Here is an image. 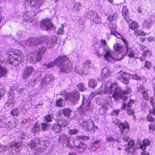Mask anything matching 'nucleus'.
<instances>
[{"mask_svg":"<svg viewBox=\"0 0 155 155\" xmlns=\"http://www.w3.org/2000/svg\"><path fill=\"white\" fill-rule=\"evenodd\" d=\"M101 90L105 93L111 94L113 92L112 97L115 100H118L120 97L125 101L128 98L126 96L131 92V89L130 88H127L125 91L122 90L121 88L118 86L116 83H114L112 84L109 82H105L103 83L101 87Z\"/></svg>","mask_w":155,"mask_h":155,"instance_id":"f257e3e1","label":"nucleus"},{"mask_svg":"<svg viewBox=\"0 0 155 155\" xmlns=\"http://www.w3.org/2000/svg\"><path fill=\"white\" fill-rule=\"evenodd\" d=\"M46 50L45 46H42L39 48L38 51L31 54L29 56H28L27 57L28 61L35 64L36 61H39L41 59Z\"/></svg>","mask_w":155,"mask_h":155,"instance_id":"f03ea898","label":"nucleus"},{"mask_svg":"<svg viewBox=\"0 0 155 155\" xmlns=\"http://www.w3.org/2000/svg\"><path fill=\"white\" fill-rule=\"evenodd\" d=\"M98 49L99 50L98 52H97V53H99V54H101L105 52V53L104 55V58L106 60L109 62L114 63L116 60L120 61L121 60L123 57L121 56V57L120 58H119L118 57H117V58H114L112 56L109 49H105V51H104L103 47H99ZM121 55L122 56V55Z\"/></svg>","mask_w":155,"mask_h":155,"instance_id":"7ed1b4c3","label":"nucleus"},{"mask_svg":"<svg viewBox=\"0 0 155 155\" xmlns=\"http://www.w3.org/2000/svg\"><path fill=\"white\" fill-rule=\"evenodd\" d=\"M39 142V139L38 138L35 137L32 139L29 147L31 149H34L36 153L35 154H39L43 152V145L42 143Z\"/></svg>","mask_w":155,"mask_h":155,"instance_id":"20e7f679","label":"nucleus"},{"mask_svg":"<svg viewBox=\"0 0 155 155\" xmlns=\"http://www.w3.org/2000/svg\"><path fill=\"white\" fill-rule=\"evenodd\" d=\"M6 54L7 56H8L6 61L7 62L12 64L15 61L21 62L22 61L23 55L20 52L15 54L13 52L10 51Z\"/></svg>","mask_w":155,"mask_h":155,"instance_id":"39448f33","label":"nucleus"},{"mask_svg":"<svg viewBox=\"0 0 155 155\" xmlns=\"http://www.w3.org/2000/svg\"><path fill=\"white\" fill-rule=\"evenodd\" d=\"M97 95V92L95 91L92 92L89 97V99L86 100L83 97V101L82 103V107H84L83 112L86 114H87L88 112L90 111V104L91 103V99H92L94 96Z\"/></svg>","mask_w":155,"mask_h":155,"instance_id":"423d86ee","label":"nucleus"},{"mask_svg":"<svg viewBox=\"0 0 155 155\" xmlns=\"http://www.w3.org/2000/svg\"><path fill=\"white\" fill-rule=\"evenodd\" d=\"M79 122L81 123V125L83 127L84 129L90 131L93 130L95 131L97 129L96 126H94L93 121L91 120L88 121H83L82 120H80Z\"/></svg>","mask_w":155,"mask_h":155,"instance_id":"0eeeda50","label":"nucleus"},{"mask_svg":"<svg viewBox=\"0 0 155 155\" xmlns=\"http://www.w3.org/2000/svg\"><path fill=\"white\" fill-rule=\"evenodd\" d=\"M67 100H70L73 104H76L79 100L80 93L77 90L68 93Z\"/></svg>","mask_w":155,"mask_h":155,"instance_id":"6e6552de","label":"nucleus"},{"mask_svg":"<svg viewBox=\"0 0 155 155\" xmlns=\"http://www.w3.org/2000/svg\"><path fill=\"white\" fill-rule=\"evenodd\" d=\"M118 127L122 135H124L123 136V139L126 141H128L129 138V137L125 135L127 134L129 131V127L128 124L121 123L118 126Z\"/></svg>","mask_w":155,"mask_h":155,"instance_id":"1a4fd4ad","label":"nucleus"},{"mask_svg":"<svg viewBox=\"0 0 155 155\" xmlns=\"http://www.w3.org/2000/svg\"><path fill=\"white\" fill-rule=\"evenodd\" d=\"M58 141L60 143L65 144L69 148L72 147V146L70 141V138L65 134L60 135L58 138Z\"/></svg>","mask_w":155,"mask_h":155,"instance_id":"9d476101","label":"nucleus"},{"mask_svg":"<svg viewBox=\"0 0 155 155\" xmlns=\"http://www.w3.org/2000/svg\"><path fill=\"white\" fill-rule=\"evenodd\" d=\"M43 40L42 38H30L26 41L25 43L28 45L35 46L42 43Z\"/></svg>","mask_w":155,"mask_h":155,"instance_id":"9b49d317","label":"nucleus"},{"mask_svg":"<svg viewBox=\"0 0 155 155\" xmlns=\"http://www.w3.org/2000/svg\"><path fill=\"white\" fill-rule=\"evenodd\" d=\"M41 27L42 28H45L47 30H50L53 27V25L51 20L48 18L43 19L41 21Z\"/></svg>","mask_w":155,"mask_h":155,"instance_id":"f8f14e48","label":"nucleus"},{"mask_svg":"<svg viewBox=\"0 0 155 155\" xmlns=\"http://www.w3.org/2000/svg\"><path fill=\"white\" fill-rule=\"evenodd\" d=\"M122 72L121 71H120L118 73V74H121V75L118 76L117 78V79L124 84H127L129 83L130 75L129 74L125 73H124L122 74Z\"/></svg>","mask_w":155,"mask_h":155,"instance_id":"ddd939ff","label":"nucleus"},{"mask_svg":"<svg viewBox=\"0 0 155 155\" xmlns=\"http://www.w3.org/2000/svg\"><path fill=\"white\" fill-rule=\"evenodd\" d=\"M33 14L31 11H29L24 13L23 15V21L28 23L32 22L34 19Z\"/></svg>","mask_w":155,"mask_h":155,"instance_id":"4468645a","label":"nucleus"},{"mask_svg":"<svg viewBox=\"0 0 155 155\" xmlns=\"http://www.w3.org/2000/svg\"><path fill=\"white\" fill-rule=\"evenodd\" d=\"M34 71V69L31 66L26 67L25 69L23 74V78L24 79H27L32 74Z\"/></svg>","mask_w":155,"mask_h":155,"instance_id":"2eb2a0df","label":"nucleus"},{"mask_svg":"<svg viewBox=\"0 0 155 155\" xmlns=\"http://www.w3.org/2000/svg\"><path fill=\"white\" fill-rule=\"evenodd\" d=\"M29 3L31 6L35 9L39 8L43 4V0H31L29 1Z\"/></svg>","mask_w":155,"mask_h":155,"instance_id":"dca6fc26","label":"nucleus"},{"mask_svg":"<svg viewBox=\"0 0 155 155\" xmlns=\"http://www.w3.org/2000/svg\"><path fill=\"white\" fill-rule=\"evenodd\" d=\"M55 61L56 64L60 66L68 62V58L65 56H59Z\"/></svg>","mask_w":155,"mask_h":155,"instance_id":"f3484780","label":"nucleus"},{"mask_svg":"<svg viewBox=\"0 0 155 155\" xmlns=\"http://www.w3.org/2000/svg\"><path fill=\"white\" fill-rule=\"evenodd\" d=\"M57 40V39L56 37L55 36L51 37L48 39L45 44L48 48H51L55 45Z\"/></svg>","mask_w":155,"mask_h":155,"instance_id":"a211bd4d","label":"nucleus"},{"mask_svg":"<svg viewBox=\"0 0 155 155\" xmlns=\"http://www.w3.org/2000/svg\"><path fill=\"white\" fill-rule=\"evenodd\" d=\"M134 141L133 140H130L128 142L127 145L125 146V151L129 153H133L134 150Z\"/></svg>","mask_w":155,"mask_h":155,"instance_id":"6ab92c4d","label":"nucleus"},{"mask_svg":"<svg viewBox=\"0 0 155 155\" xmlns=\"http://www.w3.org/2000/svg\"><path fill=\"white\" fill-rule=\"evenodd\" d=\"M54 78L51 75H48L46 76L45 78H43L41 82V84L44 87L46 86L47 84H48L50 81H53Z\"/></svg>","mask_w":155,"mask_h":155,"instance_id":"aec40b11","label":"nucleus"},{"mask_svg":"<svg viewBox=\"0 0 155 155\" xmlns=\"http://www.w3.org/2000/svg\"><path fill=\"white\" fill-rule=\"evenodd\" d=\"M60 72H68L70 69L71 66L70 63L67 62L66 63L60 66Z\"/></svg>","mask_w":155,"mask_h":155,"instance_id":"412c9836","label":"nucleus"},{"mask_svg":"<svg viewBox=\"0 0 155 155\" xmlns=\"http://www.w3.org/2000/svg\"><path fill=\"white\" fill-rule=\"evenodd\" d=\"M21 146V143L20 142H17V143L15 142L12 143L10 144L9 149L11 150H13L14 149L15 150L16 152H18Z\"/></svg>","mask_w":155,"mask_h":155,"instance_id":"4be33fe9","label":"nucleus"},{"mask_svg":"<svg viewBox=\"0 0 155 155\" xmlns=\"http://www.w3.org/2000/svg\"><path fill=\"white\" fill-rule=\"evenodd\" d=\"M51 129L53 131L56 133H61L62 130L61 126H60L58 123L53 124L51 127Z\"/></svg>","mask_w":155,"mask_h":155,"instance_id":"5701e85b","label":"nucleus"},{"mask_svg":"<svg viewBox=\"0 0 155 155\" xmlns=\"http://www.w3.org/2000/svg\"><path fill=\"white\" fill-rule=\"evenodd\" d=\"M122 15L125 18L126 20L128 21L129 19V12L127 8V7L124 6L123 7Z\"/></svg>","mask_w":155,"mask_h":155,"instance_id":"b1692460","label":"nucleus"},{"mask_svg":"<svg viewBox=\"0 0 155 155\" xmlns=\"http://www.w3.org/2000/svg\"><path fill=\"white\" fill-rule=\"evenodd\" d=\"M110 73V71L107 68H104L102 70L101 75L102 78L104 80L108 78Z\"/></svg>","mask_w":155,"mask_h":155,"instance_id":"393cba45","label":"nucleus"},{"mask_svg":"<svg viewBox=\"0 0 155 155\" xmlns=\"http://www.w3.org/2000/svg\"><path fill=\"white\" fill-rule=\"evenodd\" d=\"M58 124L61 126V127H65L68 125L69 124V122L63 119H59L57 121Z\"/></svg>","mask_w":155,"mask_h":155,"instance_id":"a878e982","label":"nucleus"},{"mask_svg":"<svg viewBox=\"0 0 155 155\" xmlns=\"http://www.w3.org/2000/svg\"><path fill=\"white\" fill-rule=\"evenodd\" d=\"M74 71L76 73L79 74H82L84 73L83 66L81 65V66H78L75 67L74 69Z\"/></svg>","mask_w":155,"mask_h":155,"instance_id":"bb28decb","label":"nucleus"},{"mask_svg":"<svg viewBox=\"0 0 155 155\" xmlns=\"http://www.w3.org/2000/svg\"><path fill=\"white\" fill-rule=\"evenodd\" d=\"M150 144V142L149 140L147 139H144L142 144L140 145V148L142 150H144L146 149V147Z\"/></svg>","mask_w":155,"mask_h":155,"instance_id":"cd10ccee","label":"nucleus"},{"mask_svg":"<svg viewBox=\"0 0 155 155\" xmlns=\"http://www.w3.org/2000/svg\"><path fill=\"white\" fill-rule=\"evenodd\" d=\"M114 50L120 53H121L123 51V48L121 45L120 44L117 43V44H115L114 46Z\"/></svg>","mask_w":155,"mask_h":155,"instance_id":"c85d7f7f","label":"nucleus"},{"mask_svg":"<svg viewBox=\"0 0 155 155\" xmlns=\"http://www.w3.org/2000/svg\"><path fill=\"white\" fill-rule=\"evenodd\" d=\"M134 103V101L133 100L130 99L128 102L126 104H124L123 107V109H126L131 107Z\"/></svg>","mask_w":155,"mask_h":155,"instance_id":"c756f323","label":"nucleus"},{"mask_svg":"<svg viewBox=\"0 0 155 155\" xmlns=\"http://www.w3.org/2000/svg\"><path fill=\"white\" fill-rule=\"evenodd\" d=\"M61 112L63 113L64 115L68 118H70V116H71V113H73L72 111L69 108L64 109V110H62Z\"/></svg>","mask_w":155,"mask_h":155,"instance_id":"7c9ffc66","label":"nucleus"},{"mask_svg":"<svg viewBox=\"0 0 155 155\" xmlns=\"http://www.w3.org/2000/svg\"><path fill=\"white\" fill-rule=\"evenodd\" d=\"M7 69L0 65V78L5 76L7 72Z\"/></svg>","mask_w":155,"mask_h":155,"instance_id":"2f4dec72","label":"nucleus"},{"mask_svg":"<svg viewBox=\"0 0 155 155\" xmlns=\"http://www.w3.org/2000/svg\"><path fill=\"white\" fill-rule=\"evenodd\" d=\"M126 54L127 56L130 58L134 57V54L132 48L130 47H129V46L128 47H126Z\"/></svg>","mask_w":155,"mask_h":155,"instance_id":"473e14b6","label":"nucleus"},{"mask_svg":"<svg viewBox=\"0 0 155 155\" xmlns=\"http://www.w3.org/2000/svg\"><path fill=\"white\" fill-rule=\"evenodd\" d=\"M150 102L151 105L153 108L152 110H150V113L153 115H155V103L154 102V100L153 97H151L150 100Z\"/></svg>","mask_w":155,"mask_h":155,"instance_id":"72a5a7b5","label":"nucleus"},{"mask_svg":"<svg viewBox=\"0 0 155 155\" xmlns=\"http://www.w3.org/2000/svg\"><path fill=\"white\" fill-rule=\"evenodd\" d=\"M43 145V149H46L47 148H48L49 147L51 146V143L49 140H45L43 141L41 143Z\"/></svg>","mask_w":155,"mask_h":155,"instance_id":"f704fd0d","label":"nucleus"},{"mask_svg":"<svg viewBox=\"0 0 155 155\" xmlns=\"http://www.w3.org/2000/svg\"><path fill=\"white\" fill-rule=\"evenodd\" d=\"M56 64L54 61V62H52L50 63L47 64H44V69H47L48 68H52L53 66L55 65H56Z\"/></svg>","mask_w":155,"mask_h":155,"instance_id":"c9c22d12","label":"nucleus"},{"mask_svg":"<svg viewBox=\"0 0 155 155\" xmlns=\"http://www.w3.org/2000/svg\"><path fill=\"white\" fill-rule=\"evenodd\" d=\"M139 27L137 23L133 22L129 25V27L132 30H135L137 29Z\"/></svg>","mask_w":155,"mask_h":155,"instance_id":"e433bc0d","label":"nucleus"},{"mask_svg":"<svg viewBox=\"0 0 155 155\" xmlns=\"http://www.w3.org/2000/svg\"><path fill=\"white\" fill-rule=\"evenodd\" d=\"M118 17V14L115 13L113 15L109 16L107 17V20L109 21H112L116 19Z\"/></svg>","mask_w":155,"mask_h":155,"instance_id":"4c0bfd02","label":"nucleus"},{"mask_svg":"<svg viewBox=\"0 0 155 155\" xmlns=\"http://www.w3.org/2000/svg\"><path fill=\"white\" fill-rule=\"evenodd\" d=\"M77 88L81 91H84L86 90L84 87V84L83 83H81L77 85Z\"/></svg>","mask_w":155,"mask_h":155,"instance_id":"58836bf2","label":"nucleus"},{"mask_svg":"<svg viewBox=\"0 0 155 155\" xmlns=\"http://www.w3.org/2000/svg\"><path fill=\"white\" fill-rule=\"evenodd\" d=\"M40 128V126L37 123H36L34 127L32 128L31 132L32 133H36L38 132Z\"/></svg>","mask_w":155,"mask_h":155,"instance_id":"ea45409f","label":"nucleus"},{"mask_svg":"<svg viewBox=\"0 0 155 155\" xmlns=\"http://www.w3.org/2000/svg\"><path fill=\"white\" fill-rule=\"evenodd\" d=\"M11 114L13 116H17L19 114L18 109H13L11 112Z\"/></svg>","mask_w":155,"mask_h":155,"instance_id":"a19ab883","label":"nucleus"},{"mask_svg":"<svg viewBox=\"0 0 155 155\" xmlns=\"http://www.w3.org/2000/svg\"><path fill=\"white\" fill-rule=\"evenodd\" d=\"M106 141L108 142H114V141H116L118 143H120V141L119 140L115 139L113 137H110L107 138L106 139Z\"/></svg>","mask_w":155,"mask_h":155,"instance_id":"79ce46f5","label":"nucleus"},{"mask_svg":"<svg viewBox=\"0 0 155 155\" xmlns=\"http://www.w3.org/2000/svg\"><path fill=\"white\" fill-rule=\"evenodd\" d=\"M87 17L89 19H91V20H93V21H94V14L92 12H89L87 13ZM96 22V21H95Z\"/></svg>","mask_w":155,"mask_h":155,"instance_id":"37998d69","label":"nucleus"},{"mask_svg":"<svg viewBox=\"0 0 155 155\" xmlns=\"http://www.w3.org/2000/svg\"><path fill=\"white\" fill-rule=\"evenodd\" d=\"M95 81L93 79H91L89 81V87L94 88L96 86Z\"/></svg>","mask_w":155,"mask_h":155,"instance_id":"c03bdc74","label":"nucleus"},{"mask_svg":"<svg viewBox=\"0 0 155 155\" xmlns=\"http://www.w3.org/2000/svg\"><path fill=\"white\" fill-rule=\"evenodd\" d=\"M146 90V89L144 87V86L142 85H141L138 87L137 91L142 94Z\"/></svg>","mask_w":155,"mask_h":155,"instance_id":"a18cd8bd","label":"nucleus"},{"mask_svg":"<svg viewBox=\"0 0 155 155\" xmlns=\"http://www.w3.org/2000/svg\"><path fill=\"white\" fill-rule=\"evenodd\" d=\"M147 92L148 90H146L142 93L143 99L146 100H149V97L147 93Z\"/></svg>","mask_w":155,"mask_h":155,"instance_id":"49530a36","label":"nucleus"},{"mask_svg":"<svg viewBox=\"0 0 155 155\" xmlns=\"http://www.w3.org/2000/svg\"><path fill=\"white\" fill-rule=\"evenodd\" d=\"M97 141L95 140L94 143L92 144L91 149L92 151H94L96 150L97 149Z\"/></svg>","mask_w":155,"mask_h":155,"instance_id":"de8ad7c7","label":"nucleus"},{"mask_svg":"<svg viewBox=\"0 0 155 155\" xmlns=\"http://www.w3.org/2000/svg\"><path fill=\"white\" fill-rule=\"evenodd\" d=\"M56 104L57 106L60 107L62 106V98H59L57 100Z\"/></svg>","mask_w":155,"mask_h":155,"instance_id":"09e8293b","label":"nucleus"},{"mask_svg":"<svg viewBox=\"0 0 155 155\" xmlns=\"http://www.w3.org/2000/svg\"><path fill=\"white\" fill-rule=\"evenodd\" d=\"M143 54L146 57L148 56H150L151 55V51L149 49H148L147 48L146 50L143 51Z\"/></svg>","mask_w":155,"mask_h":155,"instance_id":"8fccbe9b","label":"nucleus"},{"mask_svg":"<svg viewBox=\"0 0 155 155\" xmlns=\"http://www.w3.org/2000/svg\"><path fill=\"white\" fill-rule=\"evenodd\" d=\"M87 148V145L84 143H83L81 142V143H80V145H79L78 148H80V149H82L83 150L82 151H83L84 150H86Z\"/></svg>","mask_w":155,"mask_h":155,"instance_id":"3c124183","label":"nucleus"},{"mask_svg":"<svg viewBox=\"0 0 155 155\" xmlns=\"http://www.w3.org/2000/svg\"><path fill=\"white\" fill-rule=\"evenodd\" d=\"M44 120L45 122H50L52 121L51 115L50 114L46 115L45 117Z\"/></svg>","mask_w":155,"mask_h":155,"instance_id":"603ef678","label":"nucleus"},{"mask_svg":"<svg viewBox=\"0 0 155 155\" xmlns=\"http://www.w3.org/2000/svg\"><path fill=\"white\" fill-rule=\"evenodd\" d=\"M68 93H66L64 91H63L60 92V95L64 97L66 100H67L68 98H67L68 96Z\"/></svg>","mask_w":155,"mask_h":155,"instance_id":"864d4df0","label":"nucleus"},{"mask_svg":"<svg viewBox=\"0 0 155 155\" xmlns=\"http://www.w3.org/2000/svg\"><path fill=\"white\" fill-rule=\"evenodd\" d=\"M42 129L43 130H45L47 129L50 126V124L45 123H43L41 124Z\"/></svg>","mask_w":155,"mask_h":155,"instance_id":"5fc2aeb1","label":"nucleus"},{"mask_svg":"<svg viewBox=\"0 0 155 155\" xmlns=\"http://www.w3.org/2000/svg\"><path fill=\"white\" fill-rule=\"evenodd\" d=\"M64 26L63 25L58 29L57 32L58 34L61 35H62L64 33Z\"/></svg>","mask_w":155,"mask_h":155,"instance_id":"6e6d98bb","label":"nucleus"},{"mask_svg":"<svg viewBox=\"0 0 155 155\" xmlns=\"http://www.w3.org/2000/svg\"><path fill=\"white\" fill-rule=\"evenodd\" d=\"M77 137L79 139L85 140H88L90 139V138L88 136L83 135L78 136H77Z\"/></svg>","mask_w":155,"mask_h":155,"instance_id":"4d7b16f0","label":"nucleus"},{"mask_svg":"<svg viewBox=\"0 0 155 155\" xmlns=\"http://www.w3.org/2000/svg\"><path fill=\"white\" fill-rule=\"evenodd\" d=\"M30 121V119L29 118H28L23 119L22 121L21 122V123L23 124H25L27 123H29Z\"/></svg>","mask_w":155,"mask_h":155,"instance_id":"13d9d810","label":"nucleus"},{"mask_svg":"<svg viewBox=\"0 0 155 155\" xmlns=\"http://www.w3.org/2000/svg\"><path fill=\"white\" fill-rule=\"evenodd\" d=\"M81 6V4L80 2H78L75 3L74 6V8L77 11H78L80 7Z\"/></svg>","mask_w":155,"mask_h":155,"instance_id":"bf43d9fd","label":"nucleus"},{"mask_svg":"<svg viewBox=\"0 0 155 155\" xmlns=\"http://www.w3.org/2000/svg\"><path fill=\"white\" fill-rule=\"evenodd\" d=\"M152 66V63L150 61H146V63L145 64V67H147V68L149 69Z\"/></svg>","mask_w":155,"mask_h":155,"instance_id":"052dcab7","label":"nucleus"},{"mask_svg":"<svg viewBox=\"0 0 155 155\" xmlns=\"http://www.w3.org/2000/svg\"><path fill=\"white\" fill-rule=\"evenodd\" d=\"M73 143L74 146L78 148L79 145H80V143H81V141L79 140H76L73 142Z\"/></svg>","mask_w":155,"mask_h":155,"instance_id":"680f3d73","label":"nucleus"},{"mask_svg":"<svg viewBox=\"0 0 155 155\" xmlns=\"http://www.w3.org/2000/svg\"><path fill=\"white\" fill-rule=\"evenodd\" d=\"M78 132V131L76 129H72L68 131V134L70 135H73L77 133Z\"/></svg>","mask_w":155,"mask_h":155,"instance_id":"e2e57ef3","label":"nucleus"},{"mask_svg":"<svg viewBox=\"0 0 155 155\" xmlns=\"http://www.w3.org/2000/svg\"><path fill=\"white\" fill-rule=\"evenodd\" d=\"M147 120L150 122L153 121L154 120V119L152 117L151 114H149L147 117Z\"/></svg>","mask_w":155,"mask_h":155,"instance_id":"0e129e2a","label":"nucleus"},{"mask_svg":"<svg viewBox=\"0 0 155 155\" xmlns=\"http://www.w3.org/2000/svg\"><path fill=\"white\" fill-rule=\"evenodd\" d=\"M151 23V21L150 20H147L145 21L143 25L145 26H149Z\"/></svg>","mask_w":155,"mask_h":155,"instance_id":"69168bd1","label":"nucleus"},{"mask_svg":"<svg viewBox=\"0 0 155 155\" xmlns=\"http://www.w3.org/2000/svg\"><path fill=\"white\" fill-rule=\"evenodd\" d=\"M100 45H102L103 46H106L107 45L105 40L103 39L101 40V41L100 42Z\"/></svg>","mask_w":155,"mask_h":155,"instance_id":"338daca9","label":"nucleus"},{"mask_svg":"<svg viewBox=\"0 0 155 155\" xmlns=\"http://www.w3.org/2000/svg\"><path fill=\"white\" fill-rule=\"evenodd\" d=\"M127 113L128 114L130 115H131L132 114L134 115V111L130 108L128 109Z\"/></svg>","mask_w":155,"mask_h":155,"instance_id":"774afa93","label":"nucleus"}]
</instances>
